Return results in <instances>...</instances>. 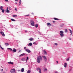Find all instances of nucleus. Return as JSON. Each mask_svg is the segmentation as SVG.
Listing matches in <instances>:
<instances>
[{"mask_svg": "<svg viewBox=\"0 0 73 73\" xmlns=\"http://www.w3.org/2000/svg\"><path fill=\"white\" fill-rule=\"evenodd\" d=\"M67 66V63H64V68H66V66Z\"/></svg>", "mask_w": 73, "mask_h": 73, "instance_id": "obj_15", "label": "nucleus"}, {"mask_svg": "<svg viewBox=\"0 0 73 73\" xmlns=\"http://www.w3.org/2000/svg\"><path fill=\"white\" fill-rule=\"evenodd\" d=\"M38 39H39V38H38Z\"/></svg>", "mask_w": 73, "mask_h": 73, "instance_id": "obj_58", "label": "nucleus"}, {"mask_svg": "<svg viewBox=\"0 0 73 73\" xmlns=\"http://www.w3.org/2000/svg\"><path fill=\"white\" fill-rule=\"evenodd\" d=\"M15 11H17V9H16V8L15 9Z\"/></svg>", "mask_w": 73, "mask_h": 73, "instance_id": "obj_45", "label": "nucleus"}, {"mask_svg": "<svg viewBox=\"0 0 73 73\" xmlns=\"http://www.w3.org/2000/svg\"><path fill=\"white\" fill-rule=\"evenodd\" d=\"M56 62L57 63H58V61H56Z\"/></svg>", "mask_w": 73, "mask_h": 73, "instance_id": "obj_48", "label": "nucleus"}, {"mask_svg": "<svg viewBox=\"0 0 73 73\" xmlns=\"http://www.w3.org/2000/svg\"><path fill=\"white\" fill-rule=\"evenodd\" d=\"M20 5V4H19V5Z\"/></svg>", "mask_w": 73, "mask_h": 73, "instance_id": "obj_56", "label": "nucleus"}, {"mask_svg": "<svg viewBox=\"0 0 73 73\" xmlns=\"http://www.w3.org/2000/svg\"><path fill=\"white\" fill-rule=\"evenodd\" d=\"M13 17H17V15H13Z\"/></svg>", "mask_w": 73, "mask_h": 73, "instance_id": "obj_16", "label": "nucleus"}, {"mask_svg": "<svg viewBox=\"0 0 73 73\" xmlns=\"http://www.w3.org/2000/svg\"><path fill=\"white\" fill-rule=\"evenodd\" d=\"M2 12H3V13H4V9H2Z\"/></svg>", "mask_w": 73, "mask_h": 73, "instance_id": "obj_32", "label": "nucleus"}, {"mask_svg": "<svg viewBox=\"0 0 73 73\" xmlns=\"http://www.w3.org/2000/svg\"><path fill=\"white\" fill-rule=\"evenodd\" d=\"M39 33H40V32H39Z\"/></svg>", "mask_w": 73, "mask_h": 73, "instance_id": "obj_59", "label": "nucleus"}, {"mask_svg": "<svg viewBox=\"0 0 73 73\" xmlns=\"http://www.w3.org/2000/svg\"><path fill=\"white\" fill-rule=\"evenodd\" d=\"M29 40L30 41H33V38H30L29 39Z\"/></svg>", "mask_w": 73, "mask_h": 73, "instance_id": "obj_17", "label": "nucleus"}, {"mask_svg": "<svg viewBox=\"0 0 73 73\" xmlns=\"http://www.w3.org/2000/svg\"><path fill=\"white\" fill-rule=\"evenodd\" d=\"M28 32V31H25V32Z\"/></svg>", "mask_w": 73, "mask_h": 73, "instance_id": "obj_47", "label": "nucleus"}, {"mask_svg": "<svg viewBox=\"0 0 73 73\" xmlns=\"http://www.w3.org/2000/svg\"><path fill=\"white\" fill-rule=\"evenodd\" d=\"M16 50L15 49H14L13 50V52H16Z\"/></svg>", "mask_w": 73, "mask_h": 73, "instance_id": "obj_23", "label": "nucleus"}, {"mask_svg": "<svg viewBox=\"0 0 73 73\" xmlns=\"http://www.w3.org/2000/svg\"><path fill=\"white\" fill-rule=\"evenodd\" d=\"M53 23H55V21H53Z\"/></svg>", "mask_w": 73, "mask_h": 73, "instance_id": "obj_52", "label": "nucleus"}, {"mask_svg": "<svg viewBox=\"0 0 73 73\" xmlns=\"http://www.w3.org/2000/svg\"><path fill=\"white\" fill-rule=\"evenodd\" d=\"M29 59V58L28 57H27V59L26 60V62H27V60H28Z\"/></svg>", "mask_w": 73, "mask_h": 73, "instance_id": "obj_24", "label": "nucleus"}, {"mask_svg": "<svg viewBox=\"0 0 73 73\" xmlns=\"http://www.w3.org/2000/svg\"><path fill=\"white\" fill-rule=\"evenodd\" d=\"M29 16V15H26V16Z\"/></svg>", "mask_w": 73, "mask_h": 73, "instance_id": "obj_44", "label": "nucleus"}, {"mask_svg": "<svg viewBox=\"0 0 73 73\" xmlns=\"http://www.w3.org/2000/svg\"><path fill=\"white\" fill-rule=\"evenodd\" d=\"M32 14V15H33V13H31Z\"/></svg>", "mask_w": 73, "mask_h": 73, "instance_id": "obj_51", "label": "nucleus"}, {"mask_svg": "<svg viewBox=\"0 0 73 73\" xmlns=\"http://www.w3.org/2000/svg\"><path fill=\"white\" fill-rule=\"evenodd\" d=\"M69 30L70 31V33H72V31H71V30H70V29H69Z\"/></svg>", "mask_w": 73, "mask_h": 73, "instance_id": "obj_36", "label": "nucleus"}, {"mask_svg": "<svg viewBox=\"0 0 73 73\" xmlns=\"http://www.w3.org/2000/svg\"><path fill=\"white\" fill-rule=\"evenodd\" d=\"M10 50H11V51H12V49L11 48H10Z\"/></svg>", "mask_w": 73, "mask_h": 73, "instance_id": "obj_43", "label": "nucleus"}, {"mask_svg": "<svg viewBox=\"0 0 73 73\" xmlns=\"http://www.w3.org/2000/svg\"><path fill=\"white\" fill-rule=\"evenodd\" d=\"M21 0H20V1H19V4H21Z\"/></svg>", "mask_w": 73, "mask_h": 73, "instance_id": "obj_34", "label": "nucleus"}, {"mask_svg": "<svg viewBox=\"0 0 73 73\" xmlns=\"http://www.w3.org/2000/svg\"><path fill=\"white\" fill-rule=\"evenodd\" d=\"M25 50L26 52H28V53H31V51L28 49H25Z\"/></svg>", "mask_w": 73, "mask_h": 73, "instance_id": "obj_3", "label": "nucleus"}, {"mask_svg": "<svg viewBox=\"0 0 73 73\" xmlns=\"http://www.w3.org/2000/svg\"><path fill=\"white\" fill-rule=\"evenodd\" d=\"M47 24L48 27H50L51 26V24L50 23H48Z\"/></svg>", "mask_w": 73, "mask_h": 73, "instance_id": "obj_12", "label": "nucleus"}, {"mask_svg": "<svg viewBox=\"0 0 73 73\" xmlns=\"http://www.w3.org/2000/svg\"><path fill=\"white\" fill-rule=\"evenodd\" d=\"M19 71H20V70H19Z\"/></svg>", "mask_w": 73, "mask_h": 73, "instance_id": "obj_57", "label": "nucleus"}, {"mask_svg": "<svg viewBox=\"0 0 73 73\" xmlns=\"http://www.w3.org/2000/svg\"><path fill=\"white\" fill-rule=\"evenodd\" d=\"M54 73H58V72L57 71H56Z\"/></svg>", "mask_w": 73, "mask_h": 73, "instance_id": "obj_42", "label": "nucleus"}, {"mask_svg": "<svg viewBox=\"0 0 73 73\" xmlns=\"http://www.w3.org/2000/svg\"><path fill=\"white\" fill-rule=\"evenodd\" d=\"M35 27L36 28H37V27H38V24H36L35 25Z\"/></svg>", "mask_w": 73, "mask_h": 73, "instance_id": "obj_25", "label": "nucleus"}, {"mask_svg": "<svg viewBox=\"0 0 73 73\" xmlns=\"http://www.w3.org/2000/svg\"><path fill=\"white\" fill-rule=\"evenodd\" d=\"M54 45H56V46H57V45H58V44H57V43H55Z\"/></svg>", "mask_w": 73, "mask_h": 73, "instance_id": "obj_35", "label": "nucleus"}, {"mask_svg": "<svg viewBox=\"0 0 73 73\" xmlns=\"http://www.w3.org/2000/svg\"><path fill=\"white\" fill-rule=\"evenodd\" d=\"M8 64H11V65H13V62H8Z\"/></svg>", "mask_w": 73, "mask_h": 73, "instance_id": "obj_13", "label": "nucleus"}, {"mask_svg": "<svg viewBox=\"0 0 73 73\" xmlns=\"http://www.w3.org/2000/svg\"><path fill=\"white\" fill-rule=\"evenodd\" d=\"M54 20H58V19L56 18H54Z\"/></svg>", "mask_w": 73, "mask_h": 73, "instance_id": "obj_31", "label": "nucleus"}, {"mask_svg": "<svg viewBox=\"0 0 73 73\" xmlns=\"http://www.w3.org/2000/svg\"><path fill=\"white\" fill-rule=\"evenodd\" d=\"M16 72L15 69H13L11 70V72L12 73H14V72Z\"/></svg>", "mask_w": 73, "mask_h": 73, "instance_id": "obj_4", "label": "nucleus"}, {"mask_svg": "<svg viewBox=\"0 0 73 73\" xmlns=\"http://www.w3.org/2000/svg\"><path fill=\"white\" fill-rule=\"evenodd\" d=\"M42 57L41 56H39L37 57V62L38 63H40V61H42Z\"/></svg>", "mask_w": 73, "mask_h": 73, "instance_id": "obj_1", "label": "nucleus"}, {"mask_svg": "<svg viewBox=\"0 0 73 73\" xmlns=\"http://www.w3.org/2000/svg\"><path fill=\"white\" fill-rule=\"evenodd\" d=\"M10 49H11V48H7V50H8V49H9V50H10Z\"/></svg>", "mask_w": 73, "mask_h": 73, "instance_id": "obj_41", "label": "nucleus"}, {"mask_svg": "<svg viewBox=\"0 0 73 73\" xmlns=\"http://www.w3.org/2000/svg\"><path fill=\"white\" fill-rule=\"evenodd\" d=\"M31 25H32V26H34L35 25V23L34 21H31Z\"/></svg>", "mask_w": 73, "mask_h": 73, "instance_id": "obj_6", "label": "nucleus"}, {"mask_svg": "<svg viewBox=\"0 0 73 73\" xmlns=\"http://www.w3.org/2000/svg\"><path fill=\"white\" fill-rule=\"evenodd\" d=\"M31 71L30 70H29L27 71V73H31Z\"/></svg>", "mask_w": 73, "mask_h": 73, "instance_id": "obj_20", "label": "nucleus"}, {"mask_svg": "<svg viewBox=\"0 0 73 73\" xmlns=\"http://www.w3.org/2000/svg\"><path fill=\"white\" fill-rule=\"evenodd\" d=\"M69 39L70 40H71V38H69Z\"/></svg>", "mask_w": 73, "mask_h": 73, "instance_id": "obj_53", "label": "nucleus"}, {"mask_svg": "<svg viewBox=\"0 0 73 73\" xmlns=\"http://www.w3.org/2000/svg\"><path fill=\"white\" fill-rule=\"evenodd\" d=\"M36 70H39V73H41V68H37L36 69Z\"/></svg>", "mask_w": 73, "mask_h": 73, "instance_id": "obj_5", "label": "nucleus"}, {"mask_svg": "<svg viewBox=\"0 0 73 73\" xmlns=\"http://www.w3.org/2000/svg\"><path fill=\"white\" fill-rule=\"evenodd\" d=\"M33 44H36V43L34 42L33 43Z\"/></svg>", "mask_w": 73, "mask_h": 73, "instance_id": "obj_37", "label": "nucleus"}, {"mask_svg": "<svg viewBox=\"0 0 73 73\" xmlns=\"http://www.w3.org/2000/svg\"><path fill=\"white\" fill-rule=\"evenodd\" d=\"M0 47L1 48V49H2V50H4V48H3L2 47H1V45H0Z\"/></svg>", "mask_w": 73, "mask_h": 73, "instance_id": "obj_29", "label": "nucleus"}, {"mask_svg": "<svg viewBox=\"0 0 73 73\" xmlns=\"http://www.w3.org/2000/svg\"><path fill=\"white\" fill-rule=\"evenodd\" d=\"M15 1H18V0H15Z\"/></svg>", "mask_w": 73, "mask_h": 73, "instance_id": "obj_46", "label": "nucleus"}, {"mask_svg": "<svg viewBox=\"0 0 73 73\" xmlns=\"http://www.w3.org/2000/svg\"><path fill=\"white\" fill-rule=\"evenodd\" d=\"M25 53H23V54H21L19 55V57H21V56H23L25 55Z\"/></svg>", "mask_w": 73, "mask_h": 73, "instance_id": "obj_9", "label": "nucleus"}, {"mask_svg": "<svg viewBox=\"0 0 73 73\" xmlns=\"http://www.w3.org/2000/svg\"><path fill=\"white\" fill-rule=\"evenodd\" d=\"M24 72V68H22L21 70V72Z\"/></svg>", "mask_w": 73, "mask_h": 73, "instance_id": "obj_10", "label": "nucleus"}, {"mask_svg": "<svg viewBox=\"0 0 73 73\" xmlns=\"http://www.w3.org/2000/svg\"><path fill=\"white\" fill-rule=\"evenodd\" d=\"M72 70V68L70 69V70H69V71L70 72L71 71V70Z\"/></svg>", "mask_w": 73, "mask_h": 73, "instance_id": "obj_39", "label": "nucleus"}, {"mask_svg": "<svg viewBox=\"0 0 73 73\" xmlns=\"http://www.w3.org/2000/svg\"><path fill=\"white\" fill-rule=\"evenodd\" d=\"M3 6H1V7H0V9H1V10H2V9H3Z\"/></svg>", "mask_w": 73, "mask_h": 73, "instance_id": "obj_26", "label": "nucleus"}, {"mask_svg": "<svg viewBox=\"0 0 73 73\" xmlns=\"http://www.w3.org/2000/svg\"><path fill=\"white\" fill-rule=\"evenodd\" d=\"M0 33L2 35V36H5L4 33L2 31L0 32Z\"/></svg>", "mask_w": 73, "mask_h": 73, "instance_id": "obj_7", "label": "nucleus"}, {"mask_svg": "<svg viewBox=\"0 0 73 73\" xmlns=\"http://www.w3.org/2000/svg\"><path fill=\"white\" fill-rule=\"evenodd\" d=\"M11 21H15V20L13 19H11Z\"/></svg>", "mask_w": 73, "mask_h": 73, "instance_id": "obj_28", "label": "nucleus"}, {"mask_svg": "<svg viewBox=\"0 0 73 73\" xmlns=\"http://www.w3.org/2000/svg\"><path fill=\"white\" fill-rule=\"evenodd\" d=\"M21 60L22 61H25V58H22Z\"/></svg>", "mask_w": 73, "mask_h": 73, "instance_id": "obj_18", "label": "nucleus"}, {"mask_svg": "<svg viewBox=\"0 0 73 73\" xmlns=\"http://www.w3.org/2000/svg\"><path fill=\"white\" fill-rule=\"evenodd\" d=\"M5 45H6V46H8V45H9V44L8 43H5Z\"/></svg>", "mask_w": 73, "mask_h": 73, "instance_id": "obj_21", "label": "nucleus"}, {"mask_svg": "<svg viewBox=\"0 0 73 73\" xmlns=\"http://www.w3.org/2000/svg\"><path fill=\"white\" fill-rule=\"evenodd\" d=\"M5 1H8V0H5Z\"/></svg>", "mask_w": 73, "mask_h": 73, "instance_id": "obj_49", "label": "nucleus"}, {"mask_svg": "<svg viewBox=\"0 0 73 73\" xmlns=\"http://www.w3.org/2000/svg\"><path fill=\"white\" fill-rule=\"evenodd\" d=\"M69 60V58H68L67 59H66V61H68Z\"/></svg>", "mask_w": 73, "mask_h": 73, "instance_id": "obj_33", "label": "nucleus"}, {"mask_svg": "<svg viewBox=\"0 0 73 73\" xmlns=\"http://www.w3.org/2000/svg\"><path fill=\"white\" fill-rule=\"evenodd\" d=\"M7 10L5 11L6 12H7V13H9V12H10V11L8 10V7H7Z\"/></svg>", "mask_w": 73, "mask_h": 73, "instance_id": "obj_8", "label": "nucleus"}, {"mask_svg": "<svg viewBox=\"0 0 73 73\" xmlns=\"http://www.w3.org/2000/svg\"><path fill=\"white\" fill-rule=\"evenodd\" d=\"M3 73H5V72H3Z\"/></svg>", "mask_w": 73, "mask_h": 73, "instance_id": "obj_50", "label": "nucleus"}, {"mask_svg": "<svg viewBox=\"0 0 73 73\" xmlns=\"http://www.w3.org/2000/svg\"><path fill=\"white\" fill-rule=\"evenodd\" d=\"M44 71H46V72H48V70H47V69H46V68H44Z\"/></svg>", "mask_w": 73, "mask_h": 73, "instance_id": "obj_19", "label": "nucleus"}, {"mask_svg": "<svg viewBox=\"0 0 73 73\" xmlns=\"http://www.w3.org/2000/svg\"><path fill=\"white\" fill-rule=\"evenodd\" d=\"M44 54H46V55L47 54V53H46V52L45 51V50H44Z\"/></svg>", "mask_w": 73, "mask_h": 73, "instance_id": "obj_14", "label": "nucleus"}, {"mask_svg": "<svg viewBox=\"0 0 73 73\" xmlns=\"http://www.w3.org/2000/svg\"><path fill=\"white\" fill-rule=\"evenodd\" d=\"M71 34H70V35H72V33H71Z\"/></svg>", "mask_w": 73, "mask_h": 73, "instance_id": "obj_54", "label": "nucleus"}, {"mask_svg": "<svg viewBox=\"0 0 73 73\" xmlns=\"http://www.w3.org/2000/svg\"><path fill=\"white\" fill-rule=\"evenodd\" d=\"M27 48H26V47H24V49H25H25H26Z\"/></svg>", "mask_w": 73, "mask_h": 73, "instance_id": "obj_38", "label": "nucleus"}, {"mask_svg": "<svg viewBox=\"0 0 73 73\" xmlns=\"http://www.w3.org/2000/svg\"><path fill=\"white\" fill-rule=\"evenodd\" d=\"M29 45H30V46H32V43H29L28 45V46H29Z\"/></svg>", "mask_w": 73, "mask_h": 73, "instance_id": "obj_22", "label": "nucleus"}, {"mask_svg": "<svg viewBox=\"0 0 73 73\" xmlns=\"http://www.w3.org/2000/svg\"><path fill=\"white\" fill-rule=\"evenodd\" d=\"M3 69H2L1 70V72H3Z\"/></svg>", "mask_w": 73, "mask_h": 73, "instance_id": "obj_40", "label": "nucleus"}, {"mask_svg": "<svg viewBox=\"0 0 73 73\" xmlns=\"http://www.w3.org/2000/svg\"><path fill=\"white\" fill-rule=\"evenodd\" d=\"M42 56L44 60H47V58H46V56Z\"/></svg>", "mask_w": 73, "mask_h": 73, "instance_id": "obj_11", "label": "nucleus"}, {"mask_svg": "<svg viewBox=\"0 0 73 73\" xmlns=\"http://www.w3.org/2000/svg\"><path fill=\"white\" fill-rule=\"evenodd\" d=\"M15 4H17V2H16Z\"/></svg>", "mask_w": 73, "mask_h": 73, "instance_id": "obj_55", "label": "nucleus"}, {"mask_svg": "<svg viewBox=\"0 0 73 73\" xmlns=\"http://www.w3.org/2000/svg\"><path fill=\"white\" fill-rule=\"evenodd\" d=\"M11 7H8V9H9V10H11Z\"/></svg>", "mask_w": 73, "mask_h": 73, "instance_id": "obj_30", "label": "nucleus"}, {"mask_svg": "<svg viewBox=\"0 0 73 73\" xmlns=\"http://www.w3.org/2000/svg\"><path fill=\"white\" fill-rule=\"evenodd\" d=\"M65 32H68V30L67 29H65Z\"/></svg>", "mask_w": 73, "mask_h": 73, "instance_id": "obj_27", "label": "nucleus"}, {"mask_svg": "<svg viewBox=\"0 0 73 73\" xmlns=\"http://www.w3.org/2000/svg\"><path fill=\"white\" fill-rule=\"evenodd\" d=\"M60 35L62 37H63L64 36V31H60Z\"/></svg>", "mask_w": 73, "mask_h": 73, "instance_id": "obj_2", "label": "nucleus"}]
</instances>
